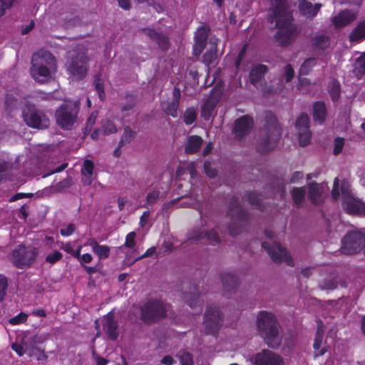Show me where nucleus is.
I'll list each match as a JSON object with an SVG mask.
<instances>
[{"label":"nucleus","instance_id":"nucleus-1","mask_svg":"<svg viewBox=\"0 0 365 365\" xmlns=\"http://www.w3.org/2000/svg\"><path fill=\"white\" fill-rule=\"evenodd\" d=\"M276 6L270 16L274 21L278 31L275 38L279 44L287 46L292 43L297 36L298 31L292 23L291 7L287 0H276Z\"/></svg>","mask_w":365,"mask_h":365},{"label":"nucleus","instance_id":"nucleus-2","mask_svg":"<svg viewBox=\"0 0 365 365\" xmlns=\"http://www.w3.org/2000/svg\"><path fill=\"white\" fill-rule=\"evenodd\" d=\"M31 75L38 83H45L53 78L57 71L56 57L47 50L36 52L31 60Z\"/></svg>","mask_w":365,"mask_h":365},{"label":"nucleus","instance_id":"nucleus-3","mask_svg":"<svg viewBox=\"0 0 365 365\" xmlns=\"http://www.w3.org/2000/svg\"><path fill=\"white\" fill-rule=\"evenodd\" d=\"M257 330L268 346L277 349L280 346L282 339L280 326L272 313L267 311L258 313Z\"/></svg>","mask_w":365,"mask_h":365},{"label":"nucleus","instance_id":"nucleus-4","mask_svg":"<svg viewBox=\"0 0 365 365\" xmlns=\"http://www.w3.org/2000/svg\"><path fill=\"white\" fill-rule=\"evenodd\" d=\"M262 139L260 142L259 150L267 152L273 149L280 138L281 131L277 120L274 115L270 114L267 125L262 131Z\"/></svg>","mask_w":365,"mask_h":365},{"label":"nucleus","instance_id":"nucleus-5","mask_svg":"<svg viewBox=\"0 0 365 365\" xmlns=\"http://www.w3.org/2000/svg\"><path fill=\"white\" fill-rule=\"evenodd\" d=\"M24 120L27 125L34 128L43 129L48 127L50 121L47 116L36 109L33 102L24 101L22 112Z\"/></svg>","mask_w":365,"mask_h":365},{"label":"nucleus","instance_id":"nucleus-6","mask_svg":"<svg viewBox=\"0 0 365 365\" xmlns=\"http://www.w3.org/2000/svg\"><path fill=\"white\" fill-rule=\"evenodd\" d=\"M88 58L84 52H79L76 55L71 54L66 66L72 80L79 81L86 76L88 71Z\"/></svg>","mask_w":365,"mask_h":365},{"label":"nucleus","instance_id":"nucleus-7","mask_svg":"<svg viewBox=\"0 0 365 365\" xmlns=\"http://www.w3.org/2000/svg\"><path fill=\"white\" fill-rule=\"evenodd\" d=\"M77 103H66L56 112V122L63 129H71L77 120Z\"/></svg>","mask_w":365,"mask_h":365},{"label":"nucleus","instance_id":"nucleus-8","mask_svg":"<svg viewBox=\"0 0 365 365\" xmlns=\"http://www.w3.org/2000/svg\"><path fill=\"white\" fill-rule=\"evenodd\" d=\"M38 254V250L36 247L19 245L14 250L11 259L16 267L24 268L34 263Z\"/></svg>","mask_w":365,"mask_h":365},{"label":"nucleus","instance_id":"nucleus-9","mask_svg":"<svg viewBox=\"0 0 365 365\" xmlns=\"http://www.w3.org/2000/svg\"><path fill=\"white\" fill-rule=\"evenodd\" d=\"M170 306L162 301H151L147 302L142 308V319L150 322L158 320L168 316Z\"/></svg>","mask_w":365,"mask_h":365},{"label":"nucleus","instance_id":"nucleus-10","mask_svg":"<svg viewBox=\"0 0 365 365\" xmlns=\"http://www.w3.org/2000/svg\"><path fill=\"white\" fill-rule=\"evenodd\" d=\"M344 209L351 215L365 216V203L356 199L351 194L349 185L344 182L341 185Z\"/></svg>","mask_w":365,"mask_h":365},{"label":"nucleus","instance_id":"nucleus-11","mask_svg":"<svg viewBox=\"0 0 365 365\" xmlns=\"http://www.w3.org/2000/svg\"><path fill=\"white\" fill-rule=\"evenodd\" d=\"M365 245V235L359 231L347 233L342 240L341 252L353 255L361 250Z\"/></svg>","mask_w":365,"mask_h":365},{"label":"nucleus","instance_id":"nucleus-12","mask_svg":"<svg viewBox=\"0 0 365 365\" xmlns=\"http://www.w3.org/2000/svg\"><path fill=\"white\" fill-rule=\"evenodd\" d=\"M222 322V314L218 307L215 305L209 306L204 317L205 332L207 334H215L221 327Z\"/></svg>","mask_w":365,"mask_h":365},{"label":"nucleus","instance_id":"nucleus-13","mask_svg":"<svg viewBox=\"0 0 365 365\" xmlns=\"http://www.w3.org/2000/svg\"><path fill=\"white\" fill-rule=\"evenodd\" d=\"M228 215L231 220L228 227L229 231L232 235H236L239 233L240 229L245 222V213L238 203L235 202L230 205Z\"/></svg>","mask_w":365,"mask_h":365},{"label":"nucleus","instance_id":"nucleus-14","mask_svg":"<svg viewBox=\"0 0 365 365\" xmlns=\"http://www.w3.org/2000/svg\"><path fill=\"white\" fill-rule=\"evenodd\" d=\"M262 246L267 251L271 258L276 262H285L289 266H294V261L289 253L279 244L273 242L272 247L264 242Z\"/></svg>","mask_w":365,"mask_h":365},{"label":"nucleus","instance_id":"nucleus-15","mask_svg":"<svg viewBox=\"0 0 365 365\" xmlns=\"http://www.w3.org/2000/svg\"><path fill=\"white\" fill-rule=\"evenodd\" d=\"M296 129L299 145L306 146L309 143L311 133L309 130V118L307 114L302 113L296 122Z\"/></svg>","mask_w":365,"mask_h":365},{"label":"nucleus","instance_id":"nucleus-16","mask_svg":"<svg viewBox=\"0 0 365 365\" xmlns=\"http://www.w3.org/2000/svg\"><path fill=\"white\" fill-rule=\"evenodd\" d=\"M294 71L291 65L287 64L284 68V75L272 82L271 87L266 92L280 93L284 88L287 83H289L294 77Z\"/></svg>","mask_w":365,"mask_h":365},{"label":"nucleus","instance_id":"nucleus-17","mask_svg":"<svg viewBox=\"0 0 365 365\" xmlns=\"http://www.w3.org/2000/svg\"><path fill=\"white\" fill-rule=\"evenodd\" d=\"M255 365H284V361L279 354L268 349H263L256 354Z\"/></svg>","mask_w":365,"mask_h":365},{"label":"nucleus","instance_id":"nucleus-18","mask_svg":"<svg viewBox=\"0 0 365 365\" xmlns=\"http://www.w3.org/2000/svg\"><path fill=\"white\" fill-rule=\"evenodd\" d=\"M357 15V11L346 9L334 16L331 21L335 27H344L353 22L356 19Z\"/></svg>","mask_w":365,"mask_h":365},{"label":"nucleus","instance_id":"nucleus-19","mask_svg":"<svg viewBox=\"0 0 365 365\" xmlns=\"http://www.w3.org/2000/svg\"><path fill=\"white\" fill-rule=\"evenodd\" d=\"M252 126V119L247 115H245L235 121L233 132L237 138H241L251 130Z\"/></svg>","mask_w":365,"mask_h":365},{"label":"nucleus","instance_id":"nucleus-20","mask_svg":"<svg viewBox=\"0 0 365 365\" xmlns=\"http://www.w3.org/2000/svg\"><path fill=\"white\" fill-rule=\"evenodd\" d=\"M180 91L178 88H175L173 92V99L163 103V108L167 115L173 118L178 116V110L180 104Z\"/></svg>","mask_w":365,"mask_h":365},{"label":"nucleus","instance_id":"nucleus-21","mask_svg":"<svg viewBox=\"0 0 365 365\" xmlns=\"http://www.w3.org/2000/svg\"><path fill=\"white\" fill-rule=\"evenodd\" d=\"M267 72V67L264 65H257L252 68L250 73V80L257 88L263 90V77Z\"/></svg>","mask_w":365,"mask_h":365},{"label":"nucleus","instance_id":"nucleus-22","mask_svg":"<svg viewBox=\"0 0 365 365\" xmlns=\"http://www.w3.org/2000/svg\"><path fill=\"white\" fill-rule=\"evenodd\" d=\"M299 9L302 15L308 19H313L322 7L321 4H316L314 6L307 0H299Z\"/></svg>","mask_w":365,"mask_h":365},{"label":"nucleus","instance_id":"nucleus-23","mask_svg":"<svg viewBox=\"0 0 365 365\" xmlns=\"http://www.w3.org/2000/svg\"><path fill=\"white\" fill-rule=\"evenodd\" d=\"M82 178L81 181L83 185H89L96 179V175L94 172L93 163L90 160H86L81 168Z\"/></svg>","mask_w":365,"mask_h":365},{"label":"nucleus","instance_id":"nucleus-24","mask_svg":"<svg viewBox=\"0 0 365 365\" xmlns=\"http://www.w3.org/2000/svg\"><path fill=\"white\" fill-rule=\"evenodd\" d=\"M206 237L208 241L212 244L218 243L220 242L219 237L216 232L211 230L208 232L205 227H202L200 230H193L190 234V239L192 240H201Z\"/></svg>","mask_w":365,"mask_h":365},{"label":"nucleus","instance_id":"nucleus-25","mask_svg":"<svg viewBox=\"0 0 365 365\" xmlns=\"http://www.w3.org/2000/svg\"><path fill=\"white\" fill-rule=\"evenodd\" d=\"M207 38V29L205 27H201L197 29L195 35V43L193 48V53L199 56L205 45Z\"/></svg>","mask_w":365,"mask_h":365},{"label":"nucleus","instance_id":"nucleus-26","mask_svg":"<svg viewBox=\"0 0 365 365\" xmlns=\"http://www.w3.org/2000/svg\"><path fill=\"white\" fill-rule=\"evenodd\" d=\"M143 32L145 36L149 37L151 40L158 44L160 47L163 49L168 48V39L165 35L158 32L153 29L146 28L143 30Z\"/></svg>","mask_w":365,"mask_h":365},{"label":"nucleus","instance_id":"nucleus-27","mask_svg":"<svg viewBox=\"0 0 365 365\" xmlns=\"http://www.w3.org/2000/svg\"><path fill=\"white\" fill-rule=\"evenodd\" d=\"M103 329L112 339L118 336V324L114 319V314L110 312L103 319Z\"/></svg>","mask_w":365,"mask_h":365},{"label":"nucleus","instance_id":"nucleus-28","mask_svg":"<svg viewBox=\"0 0 365 365\" xmlns=\"http://www.w3.org/2000/svg\"><path fill=\"white\" fill-rule=\"evenodd\" d=\"M85 245L91 246L92 251L100 258L106 259L109 256L110 249L108 246L101 245L93 239H89Z\"/></svg>","mask_w":365,"mask_h":365},{"label":"nucleus","instance_id":"nucleus-29","mask_svg":"<svg viewBox=\"0 0 365 365\" xmlns=\"http://www.w3.org/2000/svg\"><path fill=\"white\" fill-rule=\"evenodd\" d=\"M312 44L314 51L318 54H322L329 48L330 38L324 35H318L312 39Z\"/></svg>","mask_w":365,"mask_h":365},{"label":"nucleus","instance_id":"nucleus-30","mask_svg":"<svg viewBox=\"0 0 365 365\" xmlns=\"http://www.w3.org/2000/svg\"><path fill=\"white\" fill-rule=\"evenodd\" d=\"M210 48L203 55V62L205 65L210 66L214 63L217 58V39L212 38L210 39Z\"/></svg>","mask_w":365,"mask_h":365},{"label":"nucleus","instance_id":"nucleus-31","mask_svg":"<svg viewBox=\"0 0 365 365\" xmlns=\"http://www.w3.org/2000/svg\"><path fill=\"white\" fill-rule=\"evenodd\" d=\"M323 187L317 183H311L309 185V197L312 203L318 205L322 202Z\"/></svg>","mask_w":365,"mask_h":365},{"label":"nucleus","instance_id":"nucleus-32","mask_svg":"<svg viewBox=\"0 0 365 365\" xmlns=\"http://www.w3.org/2000/svg\"><path fill=\"white\" fill-rule=\"evenodd\" d=\"M327 116V107L323 102H316L313 106L314 120L319 123H323Z\"/></svg>","mask_w":365,"mask_h":365},{"label":"nucleus","instance_id":"nucleus-33","mask_svg":"<svg viewBox=\"0 0 365 365\" xmlns=\"http://www.w3.org/2000/svg\"><path fill=\"white\" fill-rule=\"evenodd\" d=\"M218 101V96H215L212 95L207 99L202 108V115L205 119L208 120L210 118L212 111L213 110Z\"/></svg>","mask_w":365,"mask_h":365},{"label":"nucleus","instance_id":"nucleus-34","mask_svg":"<svg viewBox=\"0 0 365 365\" xmlns=\"http://www.w3.org/2000/svg\"><path fill=\"white\" fill-rule=\"evenodd\" d=\"M202 143V139L198 135L189 136L185 147V152L189 154L196 153Z\"/></svg>","mask_w":365,"mask_h":365},{"label":"nucleus","instance_id":"nucleus-35","mask_svg":"<svg viewBox=\"0 0 365 365\" xmlns=\"http://www.w3.org/2000/svg\"><path fill=\"white\" fill-rule=\"evenodd\" d=\"M323 341V331L321 330V327L319 326L318 330L316 333L314 341L313 344V348L315 350V356L323 355L327 349L325 346H322Z\"/></svg>","mask_w":365,"mask_h":365},{"label":"nucleus","instance_id":"nucleus-36","mask_svg":"<svg viewBox=\"0 0 365 365\" xmlns=\"http://www.w3.org/2000/svg\"><path fill=\"white\" fill-rule=\"evenodd\" d=\"M365 38V20L360 22L349 34L351 41H359Z\"/></svg>","mask_w":365,"mask_h":365},{"label":"nucleus","instance_id":"nucleus-37","mask_svg":"<svg viewBox=\"0 0 365 365\" xmlns=\"http://www.w3.org/2000/svg\"><path fill=\"white\" fill-rule=\"evenodd\" d=\"M185 300L190 307H195V306L201 305L199 292L196 287H193L192 291H190L188 294H186Z\"/></svg>","mask_w":365,"mask_h":365},{"label":"nucleus","instance_id":"nucleus-38","mask_svg":"<svg viewBox=\"0 0 365 365\" xmlns=\"http://www.w3.org/2000/svg\"><path fill=\"white\" fill-rule=\"evenodd\" d=\"M317 63V59L316 58H309L306 59L300 67L299 74H309L312 71V68L316 66Z\"/></svg>","mask_w":365,"mask_h":365},{"label":"nucleus","instance_id":"nucleus-39","mask_svg":"<svg viewBox=\"0 0 365 365\" xmlns=\"http://www.w3.org/2000/svg\"><path fill=\"white\" fill-rule=\"evenodd\" d=\"M222 282L225 289H232L237 284V279L231 273H225L222 277Z\"/></svg>","mask_w":365,"mask_h":365},{"label":"nucleus","instance_id":"nucleus-40","mask_svg":"<svg viewBox=\"0 0 365 365\" xmlns=\"http://www.w3.org/2000/svg\"><path fill=\"white\" fill-rule=\"evenodd\" d=\"M306 189L304 187H294L292 190V196L294 202L297 205H300L304 199Z\"/></svg>","mask_w":365,"mask_h":365},{"label":"nucleus","instance_id":"nucleus-41","mask_svg":"<svg viewBox=\"0 0 365 365\" xmlns=\"http://www.w3.org/2000/svg\"><path fill=\"white\" fill-rule=\"evenodd\" d=\"M354 71L358 76L365 75V52L356 60Z\"/></svg>","mask_w":365,"mask_h":365},{"label":"nucleus","instance_id":"nucleus-42","mask_svg":"<svg viewBox=\"0 0 365 365\" xmlns=\"http://www.w3.org/2000/svg\"><path fill=\"white\" fill-rule=\"evenodd\" d=\"M329 91L333 101H336L340 95L339 83L336 81H331L329 85Z\"/></svg>","mask_w":365,"mask_h":365},{"label":"nucleus","instance_id":"nucleus-43","mask_svg":"<svg viewBox=\"0 0 365 365\" xmlns=\"http://www.w3.org/2000/svg\"><path fill=\"white\" fill-rule=\"evenodd\" d=\"M116 131L117 128L111 120L108 119L102 120V132L104 134L108 135L115 133Z\"/></svg>","mask_w":365,"mask_h":365},{"label":"nucleus","instance_id":"nucleus-44","mask_svg":"<svg viewBox=\"0 0 365 365\" xmlns=\"http://www.w3.org/2000/svg\"><path fill=\"white\" fill-rule=\"evenodd\" d=\"M135 237H136V233L135 232H129L126 237H125V241L121 247L119 248L120 250H123L125 247L133 249L135 246Z\"/></svg>","mask_w":365,"mask_h":365},{"label":"nucleus","instance_id":"nucleus-45","mask_svg":"<svg viewBox=\"0 0 365 365\" xmlns=\"http://www.w3.org/2000/svg\"><path fill=\"white\" fill-rule=\"evenodd\" d=\"M135 132H133L130 128L126 127L124 129L123 134L121 137L120 145H123L129 143L135 138Z\"/></svg>","mask_w":365,"mask_h":365},{"label":"nucleus","instance_id":"nucleus-46","mask_svg":"<svg viewBox=\"0 0 365 365\" xmlns=\"http://www.w3.org/2000/svg\"><path fill=\"white\" fill-rule=\"evenodd\" d=\"M196 111L192 108H187L183 115V121L187 125H190L195 122L196 119Z\"/></svg>","mask_w":365,"mask_h":365},{"label":"nucleus","instance_id":"nucleus-47","mask_svg":"<svg viewBox=\"0 0 365 365\" xmlns=\"http://www.w3.org/2000/svg\"><path fill=\"white\" fill-rule=\"evenodd\" d=\"M320 288L324 290H332L337 287V282L334 277H331L322 281L320 284Z\"/></svg>","mask_w":365,"mask_h":365},{"label":"nucleus","instance_id":"nucleus-48","mask_svg":"<svg viewBox=\"0 0 365 365\" xmlns=\"http://www.w3.org/2000/svg\"><path fill=\"white\" fill-rule=\"evenodd\" d=\"M345 145V140L342 138H336L334 141V150L333 153L335 155H339L343 150Z\"/></svg>","mask_w":365,"mask_h":365},{"label":"nucleus","instance_id":"nucleus-49","mask_svg":"<svg viewBox=\"0 0 365 365\" xmlns=\"http://www.w3.org/2000/svg\"><path fill=\"white\" fill-rule=\"evenodd\" d=\"M63 257V255L59 251H53V252L47 255L46 257V262L50 264H54Z\"/></svg>","mask_w":365,"mask_h":365},{"label":"nucleus","instance_id":"nucleus-50","mask_svg":"<svg viewBox=\"0 0 365 365\" xmlns=\"http://www.w3.org/2000/svg\"><path fill=\"white\" fill-rule=\"evenodd\" d=\"M182 365H192V355L187 352L182 351L178 354Z\"/></svg>","mask_w":365,"mask_h":365},{"label":"nucleus","instance_id":"nucleus-51","mask_svg":"<svg viewBox=\"0 0 365 365\" xmlns=\"http://www.w3.org/2000/svg\"><path fill=\"white\" fill-rule=\"evenodd\" d=\"M7 287L8 282L6 278L0 274V301L4 299Z\"/></svg>","mask_w":365,"mask_h":365},{"label":"nucleus","instance_id":"nucleus-52","mask_svg":"<svg viewBox=\"0 0 365 365\" xmlns=\"http://www.w3.org/2000/svg\"><path fill=\"white\" fill-rule=\"evenodd\" d=\"M248 201L250 203L254 206H255L257 208L261 209V204H260V198L258 196V194L255 192H251L247 196Z\"/></svg>","mask_w":365,"mask_h":365},{"label":"nucleus","instance_id":"nucleus-53","mask_svg":"<svg viewBox=\"0 0 365 365\" xmlns=\"http://www.w3.org/2000/svg\"><path fill=\"white\" fill-rule=\"evenodd\" d=\"M97 115V112H93L91 114L86 123L85 135H86L88 133H90L92 130V128L96 123Z\"/></svg>","mask_w":365,"mask_h":365},{"label":"nucleus","instance_id":"nucleus-54","mask_svg":"<svg viewBox=\"0 0 365 365\" xmlns=\"http://www.w3.org/2000/svg\"><path fill=\"white\" fill-rule=\"evenodd\" d=\"M12 349L16 352L19 356H23L27 351L26 344L14 343L11 346Z\"/></svg>","mask_w":365,"mask_h":365},{"label":"nucleus","instance_id":"nucleus-55","mask_svg":"<svg viewBox=\"0 0 365 365\" xmlns=\"http://www.w3.org/2000/svg\"><path fill=\"white\" fill-rule=\"evenodd\" d=\"M27 314L21 312L17 316L9 319V323L12 325H17L21 323H23L27 319Z\"/></svg>","mask_w":365,"mask_h":365},{"label":"nucleus","instance_id":"nucleus-56","mask_svg":"<svg viewBox=\"0 0 365 365\" xmlns=\"http://www.w3.org/2000/svg\"><path fill=\"white\" fill-rule=\"evenodd\" d=\"M159 196L160 192L157 189H155L152 192H149L146 197L148 205L154 204L156 202L157 199L159 197Z\"/></svg>","mask_w":365,"mask_h":365},{"label":"nucleus","instance_id":"nucleus-57","mask_svg":"<svg viewBox=\"0 0 365 365\" xmlns=\"http://www.w3.org/2000/svg\"><path fill=\"white\" fill-rule=\"evenodd\" d=\"M62 249L66 251L67 253H69L71 254L73 257H74L75 258L76 257H78L79 256V252H75L74 249H73V245H72L71 242H67L66 243L65 245H63L62 246Z\"/></svg>","mask_w":365,"mask_h":365},{"label":"nucleus","instance_id":"nucleus-58","mask_svg":"<svg viewBox=\"0 0 365 365\" xmlns=\"http://www.w3.org/2000/svg\"><path fill=\"white\" fill-rule=\"evenodd\" d=\"M76 258L78 260L81 265H83L86 263H90L93 260V257L89 253H86L82 255H79V256L76 257Z\"/></svg>","mask_w":365,"mask_h":365},{"label":"nucleus","instance_id":"nucleus-59","mask_svg":"<svg viewBox=\"0 0 365 365\" xmlns=\"http://www.w3.org/2000/svg\"><path fill=\"white\" fill-rule=\"evenodd\" d=\"M75 229H76V227H75L74 225L69 224L66 227H63L61 230V234L65 237L70 236L71 235H72L74 232Z\"/></svg>","mask_w":365,"mask_h":365},{"label":"nucleus","instance_id":"nucleus-60","mask_svg":"<svg viewBox=\"0 0 365 365\" xmlns=\"http://www.w3.org/2000/svg\"><path fill=\"white\" fill-rule=\"evenodd\" d=\"M331 196L334 200H338L340 196V192L339 189V179L337 178H336L334 181Z\"/></svg>","mask_w":365,"mask_h":365},{"label":"nucleus","instance_id":"nucleus-61","mask_svg":"<svg viewBox=\"0 0 365 365\" xmlns=\"http://www.w3.org/2000/svg\"><path fill=\"white\" fill-rule=\"evenodd\" d=\"M204 168L205 173L210 177V178H214L217 172L215 168L212 167V165L209 162H206L204 165Z\"/></svg>","mask_w":365,"mask_h":365},{"label":"nucleus","instance_id":"nucleus-62","mask_svg":"<svg viewBox=\"0 0 365 365\" xmlns=\"http://www.w3.org/2000/svg\"><path fill=\"white\" fill-rule=\"evenodd\" d=\"M155 250H156V249L155 247H150L149 249L147 250V251L143 255H142L141 256H140V257H137L135 259H134L131 264H133L135 262H136L138 260L152 256L155 252Z\"/></svg>","mask_w":365,"mask_h":365},{"label":"nucleus","instance_id":"nucleus-63","mask_svg":"<svg viewBox=\"0 0 365 365\" xmlns=\"http://www.w3.org/2000/svg\"><path fill=\"white\" fill-rule=\"evenodd\" d=\"M96 89L98 94L99 98L103 100L105 98V93L103 91V86L99 80L96 82Z\"/></svg>","mask_w":365,"mask_h":365},{"label":"nucleus","instance_id":"nucleus-64","mask_svg":"<svg viewBox=\"0 0 365 365\" xmlns=\"http://www.w3.org/2000/svg\"><path fill=\"white\" fill-rule=\"evenodd\" d=\"M303 178V173H301V172H299V171H297V172H294L290 179H289V182L291 183H296L299 180L302 179Z\"/></svg>","mask_w":365,"mask_h":365}]
</instances>
